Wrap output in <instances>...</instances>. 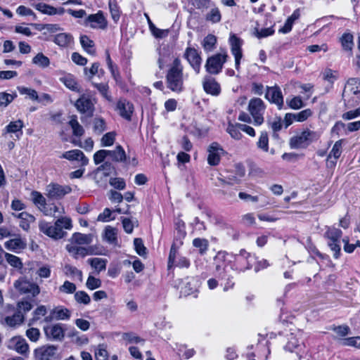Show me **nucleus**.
I'll return each instance as SVG.
<instances>
[{
  "label": "nucleus",
  "instance_id": "obj_18",
  "mask_svg": "<svg viewBox=\"0 0 360 360\" xmlns=\"http://www.w3.org/2000/svg\"><path fill=\"white\" fill-rule=\"evenodd\" d=\"M116 110L118 114L127 121L131 120L134 112V105L126 99H120L116 104Z\"/></svg>",
  "mask_w": 360,
  "mask_h": 360
},
{
  "label": "nucleus",
  "instance_id": "obj_51",
  "mask_svg": "<svg viewBox=\"0 0 360 360\" xmlns=\"http://www.w3.org/2000/svg\"><path fill=\"white\" fill-rule=\"evenodd\" d=\"M104 238L110 243H113L117 239V230L111 226L105 229Z\"/></svg>",
  "mask_w": 360,
  "mask_h": 360
},
{
  "label": "nucleus",
  "instance_id": "obj_7",
  "mask_svg": "<svg viewBox=\"0 0 360 360\" xmlns=\"http://www.w3.org/2000/svg\"><path fill=\"white\" fill-rule=\"evenodd\" d=\"M228 55L226 52L219 53L208 57L205 65L206 71L210 75L219 74L226 62Z\"/></svg>",
  "mask_w": 360,
  "mask_h": 360
},
{
  "label": "nucleus",
  "instance_id": "obj_47",
  "mask_svg": "<svg viewBox=\"0 0 360 360\" xmlns=\"http://www.w3.org/2000/svg\"><path fill=\"white\" fill-rule=\"evenodd\" d=\"M257 147L265 152L269 150V137L266 131H262L257 141Z\"/></svg>",
  "mask_w": 360,
  "mask_h": 360
},
{
  "label": "nucleus",
  "instance_id": "obj_45",
  "mask_svg": "<svg viewBox=\"0 0 360 360\" xmlns=\"http://www.w3.org/2000/svg\"><path fill=\"white\" fill-rule=\"evenodd\" d=\"M75 301L79 304L84 305H88L91 302L90 296L83 290L77 291L74 295Z\"/></svg>",
  "mask_w": 360,
  "mask_h": 360
},
{
  "label": "nucleus",
  "instance_id": "obj_4",
  "mask_svg": "<svg viewBox=\"0 0 360 360\" xmlns=\"http://www.w3.org/2000/svg\"><path fill=\"white\" fill-rule=\"evenodd\" d=\"M284 349L291 353H295L298 360L301 359L306 354L302 332L298 330L288 335V342Z\"/></svg>",
  "mask_w": 360,
  "mask_h": 360
},
{
  "label": "nucleus",
  "instance_id": "obj_11",
  "mask_svg": "<svg viewBox=\"0 0 360 360\" xmlns=\"http://www.w3.org/2000/svg\"><path fill=\"white\" fill-rule=\"evenodd\" d=\"M46 338L51 341H62L65 338L63 324L58 323L47 325L44 327Z\"/></svg>",
  "mask_w": 360,
  "mask_h": 360
},
{
  "label": "nucleus",
  "instance_id": "obj_48",
  "mask_svg": "<svg viewBox=\"0 0 360 360\" xmlns=\"http://www.w3.org/2000/svg\"><path fill=\"white\" fill-rule=\"evenodd\" d=\"M89 263L98 271L105 269L106 260L101 258H91L88 260Z\"/></svg>",
  "mask_w": 360,
  "mask_h": 360
},
{
  "label": "nucleus",
  "instance_id": "obj_25",
  "mask_svg": "<svg viewBox=\"0 0 360 360\" xmlns=\"http://www.w3.org/2000/svg\"><path fill=\"white\" fill-rule=\"evenodd\" d=\"M94 235L92 233L84 234L79 232L74 233L70 241L73 245H89L92 243Z\"/></svg>",
  "mask_w": 360,
  "mask_h": 360
},
{
  "label": "nucleus",
  "instance_id": "obj_43",
  "mask_svg": "<svg viewBox=\"0 0 360 360\" xmlns=\"http://www.w3.org/2000/svg\"><path fill=\"white\" fill-rule=\"evenodd\" d=\"M94 132L98 135L101 134L106 130V124L105 120L101 117H96L93 121Z\"/></svg>",
  "mask_w": 360,
  "mask_h": 360
},
{
  "label": "nucleus",
  "instance_id": "obj_24",
  "mask_svg": "<svg viewBox=\"0 0 360 360\" xmlns=\"http://www.w3.org/2000/svg\"><path fill=\"white\" fill-rule=\"evenodd\" d=\"M245 174V167L240 165L237 164L235 165V170L231 172L226 177V180H221L224 184L230 185L237 184L241 181L242 178Z\"/></svg>",
  "mask_w": 360,
  "mask_h": 360
},
{
  "label": "nucleus",
  "instance_id": "obj_49",
  "mask_svg": "<svg viewBox=\"0 0 360 360\" xmlns=\"http://www.w3.org/2000/svg\"><path fill=\"white\" fill-rule=\"evenodd\" d=\"M288 106L294 110H298L304 106V103L300 96H294L291 99L286 101Z\"/></svg>",
  "mask_w": 360,
  "mask_h": 360
},
{
  "label": "nucleus",
  "instance_id": "obj_64",
  "mask_svg": "<svg viewBox=\"0 0 360 360\" xmlns=\"http://www.w3.org/2000/svg\"><path fill=\"white\" fill-rule=\"evenodd\" d=\"M32 308V304L30 302L27 300L20 301L17 303L16 310L20 311L22 314L30 311Z\"/></svg>",
  "mask_w": 360,
  "mask_h": 360
},
{
  "label": "nucleus",
  "instance_id": "obj_3",
  "mask_svg": "<svg viewBox=\"0 0 360 360\" xmlns=\"http://www.w3.org/2000/svg\"><path fill=\"white\" fill-rule=\"evenodd\" d=\"M320 136L321 134L319 131L304 129L290 138V146L295 149L306 148L311 143L318 141Z\"/></svg>",
  "mask_w": 360,
  "mask_h": 360
},
{
  "label": "nucleus",
  "instance_id": "obj_63",
  "mask_svg": "<svg viewBox=\"0 0 360 360\" xmlns=\"http://www.w3.org/2000/svg\"><path fill=\"white\" fill-rule=\"evenodd\" d=\"M86 285L88 289L92 290L101 287V281L98 278H96L92 276H89L87 278Z\"/></svg>",
  "mask_w": 360,
  "mask_h": 360
},
{
  "label": "nucleus",
  "instance_id": "obj_60",
  "mask_svg": "<svg viewBox=\"0 0 360 360\" xmlns=\"http://www.w3.org/2000/svg\"><path fill=\"white\" fill-rule=\"evenodd\" d=\"M122 223L125 232L131 233L133 231L134 226L137 225L138 221L136 220L133 221L130 219L124 217L122 219Z\"/></svg>",
  "mask_w": 360,
  "mask_h": 360
},
{
  "label": "nucleus",
  "instance_id": "obj_6",
  "mask_svg": "<svg viewBox=\"0 0 360 360\" xmlns=\"http://www.w3.org/2000/svg\"><path fill=\"white\" fill-rule=\"evenodd\" d=\"M4 311L6 314H9L10 312L14 311L12 315L4 316L1 313H0V322L9 327H15L17 326L21 325L25 319L24 314L20 311H18L15 307L13 304H7L4 308Z\"/></svg>",
  "mask_w": 360,
  "mask_h": 360
},
{
  "label": "nucleus",
  "instance_id": "obj_41",
  "mask_svg": "<svg viewBox=\"0 0 360 360\" xmlns=\"http://www.w3.org/2000/svg\"><path fill=\"white\" fill-rule=\"evenodd\" d=\"M23 127L22 121L18 120L15 122H11L6 127L7 133H20V135L22 134V129ZM17 137H19L18 134H16Z\"/></svg>",
  "mask_w": 360,
  "mask_h": 360
},
{
  "label": "nucleus",
  "instance_id": "obj_59",
  "mask_svg": "<svg viewBox=\"0 0 360 360\" xmlns=\"http://www.w3.org/2000/svg\"><path fill=\"white\" fill-rule=\"evenodd\" d=\"M268 124L274 132L279 131L283 126L282 119L280 117H276L268 121Z\"/></svg>",
  "mask_w": 360,
  "mask_h": 360
},
{
  "label": "nucleus",
  "instance_id": "obj_36",
  "mask_svg": "<svg viewBox=\"0 0 360 360\" xmlns=\"http://www.w3.org/2000/svg\"><path fill=\"white\" fill-rule=\"evenodd\" d=\"M13 238L5 243L6 248H25L26 246V240L20 235L13 234Z\"/></svg>",
  "mask_w": 360,
  "mask_h": 360
},
{
  "label": "nucleus",
  "instance_id": "obj_56",
  "mask_svg": "<svg viewBox=\"0 0 360 360\" xmlns=\"http://www.w3.org/2000/svg\"><path fill=\"white\" fill-rule=\"evenodd\" d=\"M109 8L112 19L117 21L120 17V12L119 6L115 1H109Z\"/></svg>",
  "mask_w": 360,
  "mask_h": 360
},
{
  "label": "nucleus",
  "instance_id": "obj_54",
  "mask_svg": "<svg viewBox=\"0 0 360 360\" xmlns=\"http://www.w3.org/2000/svg\"><path fill=\"white\" fill-rule=\"evenodd\" d=\"M295 121L302 122L306 121L309 117H311L313 115V112L311 109L307 108L299 112L295 113Z\"/></svg>",
  "mask_w": 360,
  "mask_h": 360
},
{
  "label": "nucleus",
  "instance_id": "obj_37",
  "mask_svg": "<svg viewBox=\"0 0 360 360\" xmlns=\"http://www.w3.org/2000/svg\"><path fill=\"white\" fill-rule=\"evenodd\" d=\"M80 43L82 48L90 55H95L94 42L86 35L80 37Z\"/></svg>",
  "mask_w": 360,
  "mask_h": 360
},
{
  "label": "nucleus",
  "instance_id": "obj_39",
  "mask_svg": "<svg viewBox=\"0 0 360 360\" xmlns=\"http://www.w3.org/2000/svg\"><path fill=\"white\" fill-rule=\"evenodd\" d=\"M238 125H240V123H236V124L229 123L227 128H226L227 133H229L230 134V136L236 140H240L243 137V135L240 132L241 130H240V129H239V127Z\"/></svg>",
  "mask_w": 360,
  "mask_h": 360
},
{
  "label": "nucleus",
  "instance_id": "obj_26",
  "mask_svg": "<svg viewBox=\"0 0 360 360\" xmlns=\"http://www.w3.org/2000/svg\"><path fill=\"white\" fill-rule=\"evenodd\" d=\"M342 139L336 141L328 156L327 160L331 166L335 165L337 160L342 154Z\"/></svg>",
  "mask_w": 360,
  "mask_h": 360
},
{
  "label": "nucleus",
  "instance_id": "obj_12",
  "mask_svg": "<svg viewBox=\"0 0 360 360\" xmlns=\"http://www.w3.org/2000/svg\"><path fill=\"white\" fill-rule=\"evenodd\" d=\"M83 25L85 27H90L93 29L105 30L107 27L108 22L105 18L103 13L99 11L95 14H91L86 18Z\"/></svg>",
  "mask_w": 360,
  "mask_h": 360
},
{
  "label": "nucleus",
  "instance_id": "obj_33",
  "mask_svg": "<svg viewBox=\"0 0 360 360\" xmlns=\"http://www.w3.org/2000/svg\"><path fill=\"white\" fill-rule=\"evenodd\" d=\"M353 35L350 33H345L340 38V43L344 51L349 52L352 54V49L354 46Z\"/></svg>",
  "mask_w": 360,
  "mask_h": 360
},
{
  "label": "nucleus",
  "instance_id": "obj_14",
  "mask_svg": "<svg viewBox=\"0 0 360 360\" xmlns=\"http://www.w3.org/2000/svg\"><path fill=\"white\" fill-rule=\"evenodd\" d=\"M184 57L189 65L198 74L200 71L202 58L200 52L192 47H187L184 52Z\"/></svg>",
  "mask_w": 360,
  "mask_h": 360
},
{
  "label": "nucleus",
  "instance_id": "obj_30",
  "mask_svg": "<svg viewBox=\"0 0 360 360\" xmlns=\"http://www.w3.org/2000/svg\"><path fill=\"white\" fill-rule=\"evenodd\" d=\"M60 81L64 85L72 91L79 92L80 86L77 82L76 78L71 74L66 75L63 77L60 78Z\"/></svg>",
  "mask_w": 360,
  "mask_h": 360
},
{
  "label": "nucleus",
  "instance_id": "obj_1",
  "mask_svg": "<svg viewBox=\"0 0 360 360\" xmlns=\"http://www.w3.org/2000/svg\"><path fill=\"white\" fill-rule=\"evenodd\" d=\"M165 78L167 87L172 91L180 94L185 90L184 81L188 75L184 73V65L179 58L169 65Z\"/></svg>",
  "mask_w": 360,
  "mask_h": 360
},
{
  "label": "nucleus",
  "instance_id": "obj_52",
  "mask_svg": "<svg viewBox=\"0 0 360 360\" xmlns=\"http://www.w3.org/2000/svg\"><path fill=\"white\" fill-rule=\"evenodd\" d=\"M76 285L75 283L68 281H65L62 285L59 287V291L63 293L72 294L76 291Z\"/></svg>",
  "mask_w": 360,
  "mask_h": 360
},
{
  "label": "nucleus",
  "instance_id": "obj_53",
  "mask_svg": "<svg viewBox=\"0 0 360 360\" xmlns=\"http://www.w3.org/2000/svg\"><path fill=\"white\" fill-rule=\"evenodd\" d=\"M274 33V30L273 29V27L263 28L261 30L255 28L254 31V35L258 39L267 37L269 36L272 35Z\"/></svg>",
  "mask_w": 360,
  "mask_h": 360
},
{
  "label": "nucleus",
  "instance_id": "obj_57",
  "mask_svg": "<svg viewBox=\"0 0 360 360\" xmlns=\"http://www.w3.org/2000/svg\"><path fill=\"white\" fill-rule=\"evenodd\" d=\"M18 90L20 94H25L29 96L30 98L32 100H38V94L37 92L32 89H30L25 86H18Z\"/></svg>",
  "mask_w": 360,
  "mask_h": 360
},
{
  "label": "nucleus",
  "instance_id": "obj_23",
  "mask_svg": "<svg viewBox=\"0 0 360 360\" xmlns=\"http://www.w3.org/2000/svg\"><path fill=\"white\" fill-rule=\"evenodd\" d=\"M60 158H64L70 161L77 160L80 162L82 166H86L89 163V159L85 156L84 153L78 149H74L63 153Z\"/></svg>",
  "mask_w": 360,
  "mask_h": 360
},
{
  "label": "nucleus",
  "instance_id": "obj_55",
  "mask_svg": "<svg viewBox=\"0 0 360 360\" xmlns=\"http://www.w3.org/2000/svg\"><path fill=\"white\" fill-rule=\"evenodd\" d=\"M341 344L344 346H352L360 349V337H352L342 339Z\"/></svg>",
  "mask_w": 360,
  "mask_h": 360
},
{
  "label": "nucleus",
  "instance_id": "obj_58",
  "mask_svg": "<svg viewBox=\"0 0 360 360\" xmlns=\"http://www.w3.org/2000/svg\"><path fill=\"white\" fill-rule=\"evenodd\" d=\"M110 186L118 190H124L126 187V183L124 179L120 177L110 178L109 181Z\"/></svg>",
  "mask_w": 360,
  "mask_h": 360
},
{
  "label": "nucleus",
  "instance_id": "obj_35",
  "mask_svg": "<svg viewBox=\"0 0 360 360\" xmlns=\"http://www.w3.org/2000/svg\"><path fill=\"white\" fill-rule=\"evenodd\" d=\"M69 125L72 129V134L77 137H81L84 134V127L77 121V116L73 115L69 121Z\"/></svg>",
  "mask_w": 360,
  "mask_h": 360
},
{
  "label": "nucleus",
  "instance_id": "obj_9",
  "mask_svg": "<svg viewBox=\"0 0 360 360\" xmlns=\"http://www.w3.org/2000/svg\"><path fill=\"white\" fill-rule=\"evenodd\" d=\"M326 235L330 240L328 242L329 246L333 248H354L353 245L349 243L348 238L345 237L342 238V231L336 228H330L326 232Z\"/></svg>",
  "mask_w": 360,
  "mask_h": 360
},
{
  "label": "nucleus",
  "instance_id": "obj_42",
  "mask_svg": "<svg viewBox=\"0 0 360 360\" xmlns=\"http://www.w3.org/2000/svg\"><path fill=\"white\" fill-rule=\"evenodd\" d=\"M216 43V37L213 34H208L204 38L202 45L205 51L209 52L214 49Z\"/></svg>",
  "mask_w": 360,
  "mask_h": 360
},
{
  "label": "nucleus",
  "instance_id": "obj_19",
  "mask_svg": "<svg viewBox=\"0 0 360 360\" xmlns=\"http://www.w3.org/2000/svg\"><path fill=\"white\" fill-rule=\"evenodd\" d=\"M265 98L276 104L278 109H281L283 106V96L281 89L277 86L267 87Z\"/></svg>",
  "mask_w": 360,
  "mask_h": 360
},
{
  "label": "nucleus",
  "instance_id": "obj_50",
  "mask_svg": "<svg viewBox=\"0 0 360 360\" xmlns=\"http://www.w3.org/2000/svg\"><path fill=\"white\" fill-rule=\"evenodd\" d=\"M221 19V13L217 8H212L206 15V20L212 22V23L219 22Z\"/></svg>",
  "mask_w": 360,
  "mask_h": 360
},
{
  "label": "nucleus",
  "instance_id": "obj_46",
  "mask_svg": "<svg viewBox=\"0 0 360 360\" xmlns=\"http://www.w3.org/2000/svg\"><path fill=\"white\" fill-rule=\"evenodd\" d=\"M16 97V94H11L6 92H0V107L8 106Z\"/></svg>",
  "mask_w": 360,
  "mask_h": 360
},
{
  "label": "nucleus",
  "instance_id": "obj_28",
  "mask_svg": "<svg viewBox=\"0 0 360 360\" xmlns=\"http://www.w3.org/2000/svg\"><path fill=\"white\" fill-rule=\"evenodd\" d=\"M13 215L20 219L19 226L25 231L29 230L30 224L35 220L33 215L26 212H22L18 214H13Z\"/></svg>",
  "mask_w": 360,
  "mask_h": 360
},
{
  "label": "nucleus",
  "instance_id": "obj_10",
  "mask_svg": "<svg viewBox=\"0 0 360 360\" xmlns=\"http://www.w3.org/2000/svg\"><path fill=\"white\" fill-rule=\"evenodd\" d=\"M77 110L87 117H92L94 112V103L93 99L87 95H82L75 103Z\"/></svg>",
  "mask_w": 360,
  "mask_h": 360
},
{
  "label": "nucleus",
  "instance_id": "obj_21",
  "mask_svg": "<svg viewBox=\"0 0 360 360\" xmlns=\"http://www.w3.org/2000/svg\"><path fill=\"white\" fill-rule=\"evenodd\" d=\"M7 347L21 354H26L29 350V346L25 339L20 336H15L11 338L7 343Z\"/></svg>",
  "mask_w": 360,
  "mask_h": 360
},
{
  "label": "nucleus",
  "instance_id": "obj_61",
  "mask_svg": "<svg viewBox=\"0 0 360 360\" xmlns=\"http://www.w3.org/2000/svg\"><path fill=\"white\" fill-rule=\"evenodd\" d=\"M32 197L33 202L34 203L35 205H37L39 207V209L42 205H45L46 199L39 192L32 191Z\"/></svg>",
  "mask_w": 360,
  "mask_h": 360
},
{
  "label": "nucleus",
  "instance_id": "obj_29",
  "mask_svg": "<svg viewBox=\"0 0 360 360\" xmlns=\"http://www.w3.org/2000/svg\"><path fill=\"white\" fill-rule=\"evenodd\" d=\"M35 8L39 12L47 14L49 15H53L56 14H62L64 11V9L60 8L59 10L56 8L55 7L46 4L44 3H39L35 5Z\"/></svg>",
  "mask_w": 360,
  "mask_h": 360
},
{
  "label": "nucleus",
  "instance_id": "obj_17",
  "mask_svg": "<svg viewBox=\"0 0 360 360\" xmlns=\"http://www.w3.org/2000/svg\"><path fill=\"white\" fill-rule=\"evenodd\" d=\"M207 162L210 165H219L221 157L224 154V150L217 142L212 143L207 148Z\"/></svg>",
  "mask_w": 360,
  "mask_h": 360
},
{
  "label": "nucleus",
  "instance_id": "obj_16",
  "mask_svg": "<svg viewBox=\"0 0 360 360\" xmlns=\"http://www.w3.org/2000/svg\"><path fill=\"white\" fill-rule=\"evenodd\" d=\"M231 53L235 58V67L237 70L240 69V60L243 57L241 46L243 41L235 34H231L229 39Z\"/></svg>",
  "mask_w": 360,
  "mask_h": 360
},
{
  "label": "nucleus",
  "instance_id": "obj_44",
  "mask_svg": "<svg viewBox=\"0 0 360 360\" xmlns=\"http://www.w3.org/2000/svg\"><path fill=\"white\" fill-rule=\"evenodd\" d=\"M116 137L115 131H110L105 134L101 139V146L109 147L114 144Z\"/></svg>",
  "mask_w": 360,
  "mask_h": 360
},
{
  "label": "nucleus",
  "instance_id": "obj_31",
  "mask_svg": "<svg viewBox=\"0 0 360 360\" xmlns=\"http://www.w3.org/2000/svg\"><path fill=\"white\" fill-rule=\"evenodd\" d=\"M69 252L75 258L84 257L86 255L103 254L101 249H68Z\"/></svg>",
  "mask_w": 360,
  "mask_h": 360
},
{
  "label": "nucleus",
  "instance_id": "obj_62",
  "mask_svg": "<svg viewBox=\"0 0 360 360\" xmlns=\"http://www.w3.org/2000/svg\"><path fill=\"white\" fill-rule=\"evenodd\" d=\"M108 156V150L101 149L96 152L94 155V161L96 165H98L104 161Z\"/></svg>",
  "mask_w": 360,
  "mask_h": 360
},
{
  "label": "nucleus",
  "instance_id": "obj_8",
  "mask_svg": "<svg viewBox=\"0 0 360 360\" xmlns=\"http://www.w3.org/2000/svg\"><path fill=\"white\" fill-rule=\"evenodd\" d=\"M14 288L22 295H31L34 297L40 292L39 285L23 278H20L13 283Z\"/></svg>",
  "mask_w": 360,
  "mask_h": 360
},
{
  "label": "nucleus",
  "instance_id": "obj_2",
  "mask_svg": "<svg viewBox=\"0 0 360 360\" xmlns=\"http://www.w3.org/2000/svg\"><path fill=\"white\" fill-rule=\"evenodd\" d=\"M39 228L40 231L47 236L54 240H60L67 235L63 229L66 230L72 229V223L70 217H65L58 219L54 224L44 221H40Z\"/></svg>",
  "mask_w": 360,
  "mask_h": 360
},
{
  "label": "nucleus",
  "instance_id": "obj_34",
  "mask_svg": "<svg viewBox=\"0 0 360 360\" xmlns=\"http://www.w3.org/2000/svg\"><path fill=\"white\" fill-rule=\"evenodd\" d=\"M52 314L56 320H69L71 317V311L68 308L58 307L52 311Z\"/></svg>",
  "mask_w": 360,
  "mask_h": 360
},
{
  "label": "nucleus",
  "instance_id": "obj_20",
  "mask_svg": "<svg viewBox=\"0 0 360 360\" xmlns=\"http://www.w3.org/2000/svg\"><path fill=\"white\" fill-rule=\"evenodd\" d=\"M204 91L212 96H217L221 93V86L219 82L212 77L206 75L202 80Z\"/></svg>",
  "mask_w": 360,
  "mask_h": 360
},
{
  "label": "nucleus",
  "instance_id": "obj_40",
  "mask_svg": "<svg viewBox=\"0 0 360 360\" xmlns=\"http://www.w3.org/2000/svg\"><path fill=\"white\" fill-rule=\"evenodd\" d=\"M186 232H174V240L171 248H180L186 244Z\"/></svg>",
  "mask_w": 360,
  "mask_h": 360
},
{
  "label": "nucleus",
  "instance_id": "obj_5",
  "mask_svg": "<svg viewBox=\"0 0 360 360\" xmlns=\"http://www.w3.org/2000/svg\"><path fill=\"white\" fill-rule=\"evenodd\" d=\"M248 110L252 117L253 124L255 126H259L264 123L266 105L261 98H253L250 99L248 103Z\"/></svg>",
  "mask_w": 360,
  "mask_h": 360
},
{
  "label": "nucleus",
  "instance_id": "obj_27",
  "mask_svg": "<svg viewBox=\"0 0 360 360\" xmlns=\"http://www.w3.org/2000/svg\"><path fill=\"white\" fill-rule=\"evenodd\" d=\"M108 156L110 157L113 162H126L127 155L120 145H117L114 150H108Z\"/></svg>",
  "mask_w": 360,
  "mask_h": 360
},
{
  "label": "nucleus",
  "instance_id": "obj_32",
  "mask_svg": "<svg viewBox=\"0 0 360 360\" xmlns=\"http://www.w3.org/2000/svg\"><path fill=\"white\" fill-rule=\"evenodd\" d=\"M72 37L68 33H59L54 37L53 41L61 47H67L72 42Z\"/></svg>",
  "mask_w": 360,
  "mask_h": 360
},
{
  "label": "nucleus",
  "instance_id": "obj_15",
  "mask_svg": "<svg viewBox=\"0 0 360 360\" xmlns=\"http://www.w3.org/2000/svg\"><path fill=\"white\" fill-rule=\"evenodd\" d=\"M189 265V260L185 257L181 256L178 249H171L168 258V271H170L174 266L182 268L188 267Z\"/></svg>",
  "mask_w": 360,
  "mask_h": 360
},
{
  "label": "nucleus",
  "instance_id": "obj_38",
  "mask_svg": "<svg viewBox=\"0 0 360 360\" xmlns=\"http://www.w3.org/2000/svg\"><path fill=\"white\" fill-rule=\"evenodd\" d=\"M32 63L41 68H46L50 65L49 58L44 55L42 53H37L32 60Z\"/></svg>",
  "mask_w": 360,
  "mask_h": 360
},
{
  "label": "nucleus",
  "instance_id": "obj_13",
  "mask_svg": "<svg viewBox=\"0 0 360 360\" xmlns=\"http://www.w3.org/2000/svg\"><path fill=\"white\" fill-rule=\"evenodd\" d=\"M72 191L70 186L60 185L58 184H50L46 186L47 196L50 198L59 200Z\"/></svg>",
  "mask_w": 360,
  "mask_h": 360
},
{
  "label": "nucleus",
  "instance_id": "obj_22",
  "mask_svg": "<svg viewBox=\"0 0 360 360\" xmlns=\"http://www.w3.org/2000/svg\"><path fill=\"white\" fill-rule=\"evenodd\" d=\"M58 347L54 345H45L35 350L37 360H52L56 353Z\"/></svg>",
  "mask_w": 360,
  "mask_h": 360
}]
</instances>
